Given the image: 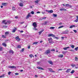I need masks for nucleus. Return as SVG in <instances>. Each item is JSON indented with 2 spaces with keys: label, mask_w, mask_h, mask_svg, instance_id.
Instances as JSON below:
<instances>
[{
  "label": "nucleus",
  "mask_w": 78,
  "mask_h": 78,
  "mask_svg": "<svg viewBox=\"0 0 78 78\" xmlns=\"http://www.w3.org/2000/svg\"><path fill=\"white\" fill-rule=\"evenodd\" d=\"M2 38H6V36H5L4 35H2Z\"/></svg>",
  "instance_id": "41"
},
{
  "label": "nucleus",
  "mask_w": 78,
  "mask_h": 78,
  "mask_svg": "<svg viewBox=\"0 0 78 78\" xmlns=\"http://www.w3.org/2000/svg\"><path fill=\"white\" fill-rule=\"evenodd\" d=\"M2 23L4 25H7V24H8L11 23V21L9 20L6 21V20H3L2 21Z\"/></svg>",
  "instance_id": "1"
},
{
  "label": "nucleus",
  "mask_w": 78,
  "mask_h": 78,
  "mask_svg": "<svg viewBox=\"0 0 78 78\" xmlns=\"http://www.w3.org/2000/svg\"><path fill=\"white\" fill-rule=\"evenodd\" d=\"M4 76H5L4 75L2 76H0V78H3V77H4Z\"/></svg>",
  "instance_id": "38"
},
{
  "label": "nucleus",
  "mask_w": 78,
  "mask_h": 78,
  "mask_svg": "<svg viewBox=\"0 0 78 78\" xmlns=\"http://www.w3.org/2000/svg\"><path fill=\"white\" fill-rule=\"evenodd\" d=\"M34 30L35 31H37V30H38V29L36 28V27H34Z\"/></svg>",
  "instance_id": "31"
},
{
  "label": "nucleus",
  "mask_w": 78,
  "mask_h": 78,
  "mask_svg": "<svg viewBox=\"0 0 78 78\" xmlns=\"http://www.w3.org/2000/svg\"><path fill=\"white\" fill-rule=\"evenodd\" d=\"M46 11L47 12H48L49 13H52V12H53V11L52 10H46Z\"/></svg>",
  "instance_id": "7"
},
{
  "label": "nucleus",
  "mask_w": 78,
  "mask_h": 78,
  "mask_svg": "<svg viewBox=\"0 0 78 78\" xmlns=\"http://www.w3.org/2000/svg\"><path fill=\"white\" fill-rule=\"evenodd\" d=\"M18 16H16L15 17V19H18Z\"/></svg>",
  "instance_id": "56"
},
{
  "label": "nucleus",
  "mask_w": 78,
  "mask_h": 78,
  "mask_svg": "<svg viewBox=\"0 0 78 78\" xmlns=\"http://www.w3.org/2000/svg\"><path fill=\"white\" fill-rule=\"evenodd\" d=\"M9 68H11L12 69H16V67L14 66H9Z\"/></svg>",
  "instance_id": "9"
},
{
  "label": "nucleus",
  "mask_w": 78,
  "mask_h": 78,
  "mask_svg": "<svg viewBox=\"0 0 78 78\" xmlns=\"http://www.w3.org/2000/svg\"><path fill=\"white\" fill-rule=\"evenodd\" d=\"M9 32H6L5 33V36H7L8 34H9Z\"/></svg>",
  "instance_id": "18"
},
{
  "label": "nucleus",
  "mask_w": 78,
  "mask_h": 78,
  "mask_svg": "<svg viewBox=\"0 0 78 78\" xmlns=\"http://www.w3.org/2000/svg\"><path fill=\"white\" fill-rule=\"evenodd\" d=\"M63 27H64V26H60L58 27V29H59L60 28H62Z\"/></svg>",
  "instance_id": "30"
},
{
  "label": "nucleus",
  "mask_w": 78,
  "mask_h": 78,
  "mask_svg": "<svg viewBox=\"0 0 78 78\" xmlns=\"http://www.w3.org/2000/svg\"><path fill=\"white\" fill-rule=\"evenodd\" d=\"M47 21H46L44 23H43V24L44 25H47Z\"/></svg>",
  "instance_id": "27"
},
{
  "label": "nucleus",
  "mask_w": 78,
  "mask_h": 78,
  "mask_svg": "<svg viewBox=\"0 0 78 78\" xmlns=\"http://www.w3.org/2000/svg\"><path fill=\"white\" fill-rule=\"evenodd\" d=\"M55 27H50V29H52V30H54L55 29Z\"/></svg>",
  "instance_id": "32"
},
{
  "label": "nucleus",
  "mask_w": 78,
  "mask_h": 78,
  "mask_svg": "<svg viewBox=\"0 0 78 78\" xmlns=\"http://www.w3.org/2000/svg\"><path fill=\"white\" fill-rule=\"evenodd\" d=\"M38 33H39V35H41V34H42V32H41V31L39 32H38Z\"/></svg>",
  "instance_id": "45"
},
{
  "label": "nucleus",
  "mask_w": 78,
  "mask_h": 78,
  "mask_svg": "<svg viewBox=\"0 0 78 78\" xmlns=\"http://www.w3.org/2000/svg\"><path fill=\"white\" fill-rule=\"evenodd\" d=\"M49 70L50 72H55V71H53L52 70V69L50 68L49 69Z\"/></svg>",
  "instance_id": "20"
},
{
  "label": "nucleus",
  "mask_w": 78,
  "mask_h": 78,
  "mask_svg": "<svg viewBox=\"0 0 78 78\" xmlns=\"http://www.w3.org/2000/svg\"><path fill=\"white\" fill-rule=\"evenodd\" d=\"M20 6L21 7L23 6V3H20Z\"/></svg>",
  "instance_id": "19"
},
{
  "label": "nucleus",
  "mask_w": 78,
  "mask_h": 78,
  "mask_svg": "<svg viewBox=\"0 0 78 78\" xmlns=\"http://www.w3.org/2000/svg\"><path fill=\"white\" fill-rule=\"evenodd\" d=\"M69 32V30H66L65 31L63 32V34H68Z\"/></svg>",
  "instance_id": "4"
},
{
  "label": "nucleus",
  "mask_w": 78,
  "mask_h": 78,
  "mask_svg": "<svg viewBox=\"0 0 78 78\" xmlns=\"http://www.w3.org/2000/svg\"><path fill=\"white\" fill-rule=\"evenodd\" d=\"M48 63H49V64H51V65H53V62L51 61H48Z\"/></svg>",
  "instance_id": "17"
},
{
  "label": "nucleus",
  "mask_w": 78,
  "mask_h": 78,
  "mask_svg": "<svg viewBox=\"0 0 78 78\" xmlns=\"http://www.w3.org/2000/svg\"><path fill=\"white\" fill-rule=\"evenodd\" d=\"M70 70H71V69H68L66 71V72L69 73V72H70Z\"/></svg>",
  "instance_id": "22"
},
{
  "label": "nucleus",
  "mask_w": 78,
  "mask_h": 78,
  "mask_svg": "<svg viewBox=\"0 0 78 78\" xmlns=\"http://www.w3.org/2000/svg\"><path fill=\"white\" fill-rule=\"evenodd\" d=\"M11 72L9 71L8 73V75H9L10 74H11Z\"/></svg>",
  "instance_id": "50"
},
{
  "label": "nucleus",
  "mask_w": 78,
  "mask_h": 78,
  "mask_svg": "<svg viewBox=\"0 0 78 78\" xmlns=\"http://www.w3.org/2000/svg\"><path fill=\"white\" fill-rule=\"evenodd\" d=\"M55 39H58V37H55Z\"/></svg>",
  "instance_id": "62"
},
{
  "label": "nucleus",
  "mask_w": 78,
  "mask_h": 78,
  "mask_svg": "<svg viewBox=\"0 0 78 78\" xmlns=\"http://www.w3.org/2000/svg\"><path fill=\"white\" fill-rule=\"evenodd\" d=\"M9 53H12V54H14V51L11 50L9 51Z\"/></svg>",
  "instance_id": "14"
},
{
  "label": "nucleus",
  "mask_w": 78,
  "mask_h": 78,
  "mask_svg": "<svg viewBox=\"0 0 78 78\" xmlns=\"http://www.w3.org/2000/svg\"><path fill=\"white\" fill-rule=\"evenodd\" d=\"M24 50H25V48H23L22 49V50H21L22 51H24Z\"/></svg>",
  "instance_id": "54"
},
{
  "label": "nucleus",
  "mask_w": 78,
  "mask_h": 78,
  "mask_svg": "<svg viewBox=\"0 0 78 78\" xmlns=\"http://www.w3.org/2000/svg\"><path fill=\"white\" fill-rule=\"evenodd\" d=\"M48 40L49 43L50 44H53L54 42L53 41V39L51 38H48Z\"/></svg>",
  "instance_id": "2"
},
{
  "label": "nucleus",
  "mask_w": 78,
  "mask_h": 78,
  "mask_svg": "<svg viewBox=\"0 0 78 78\" xmlns=\"http://www.w3.org/2000/svg\"><path fill=\"white\" fill-rule=\"evenodd\" d=\"M50 53V50L49 49L47 50L45 52V53L46 54V55H48V54H49V53Z\"/></svg>",
  "instance_id": "5"
},
{
  "label": "nucleus",
  "mask_w": 78,
  "mask_h": 78,
  "mask_svg": "<svg viewBox=\"0 0 78 78\" xmlns=\"http://www.w3.org/2000/svg\"><path fill=\"white\" fill-rule=\"evenodd\" d=\"M2 45L3 46H4L5 47H6V44H5V43H3Z\"/></svg>",
  "instance_id": "23"
},
{
  "label": "nucleus",
  "mask_w": 78,
  "mask_h": 78,
  "mask_svg": "<svg viewBox=\"0 0 78 78\" xmlns=\"http://www.w3.org/2000/svg\"><path fill=\"white\" fill-rule=\"evenodd\" d=\"M40 63H41V62H37V64H40Z\"/></svg>",
  "instance_id": "60"
},
{
  "label": "nucleus",
  "mask_w": 78,
  "mask_h": 78,
  "mask_svg": "<svg viewBox=\"0 0 78 78\" xmlns=\"http://www.w3.org/2000/svg\"><path fill=\"white\" fill-rule=\"evenodd\" d=\"M38 43V42H34V43L33 44V45H34V44H37Z\"/></svg>",
  "instance_id": "35"
},
{
  "label": "nucleus",
  "mask_w": 78,
  "mask_h": 78,
  "mask_svg": "<svg viewBox=\"0 0 78 78\" xmlns=\"http://www.w3.org/2000/svg\"><path fill=\"white\" fill-rule=\"evenodd\" d=\"M35 77H37V75H35Z\"/></svg>",
  "instance_id": "64"
},
{
  "label": "nucleus",
  "mask_w": 78,
  "mask_h": 78,
  "mask_svg": "<svg viewBox=\"0 0 78 78\" xmlns=\"http://www.w3.org/2000/svg\"><path fill=\"white\" fill-rule=\"evenodd\" d=\"M46 18H47V17H46L41 18L40 19H41V20L45 19H46Z\"/></svg>",
  "instance_id": "34"
},
{
  "label": "nucleus",
  "mask_w": 78,
  "mask_h": 78,
  "mask_svg": "<svg viewBox=\"0 0 78 78\" xmlns=\"http://www.w3.org/2000/svg\"><path fill=\"white\" fill-rule=\"evenodd\" d=\"M63 6H66V5L65 4H63Z\"/></svg>",
  "instance_id": "57"
},
{
  "label": "nucleus",
  "mask_w": 78,
  "mask_h": 78,
  "mask_svg": "<svg viewBox=\"0 0 78 78\" xmlns=\"http://www.w3.org/2000/svg\"><path fill=\"white\" fill-rule=\"evenodd\" d=\"M73 31H74V32H75V33H77V31H76V30H73Z\"/></svg>",
  "instance_id": "44"
},
{
  "label": "nucleus",
  "mask_w": 78,
  "mask_h": 78,
  "mask_svg": "<svg viewBox=\"0 0 78 78\" xmlns=\"http://www.w3.org/2000/svg\"><path fill=\"white\" fill-rule=\"evenodd\" d=\"M31 14H34V11H32L31 12Z\"/></svg>",
  "instance_id": "39"
},
{
  "label": "nucleus",
  "mask_w": 78,
  "mask_h": 78,
  "mask_svg": "<svg viewBox=\"0 0 78 78\" xmlns=\"http://www.w3.org/2000/svg\"><path fill=\"white\" fill-rule=\"evenodd\" d=\"M7 27V26L5 25H4L2 27V28H6Z\"/></svg>",
  "instance_id": "42"
},
{
  "label": "nucleus",
  "mask_w": 78,
  "mask_h": 78,
  "mask_svg": "<svg viewBox=\"0 0 78 78\" xmlns=\"http://www.w3.org/2000/svg\"><path fill=\"white\" fill-rule=\"evenodd\" d=\"M53 17H56L57 16V14H53Z\"/></svg>",
  "instance_id": "24"
},
{
  "label": "nucleus",
  "mask_w": 78,
  "mask_h": 78,
  "mask_svg": "<svg viewBox=\"0 0 78 78\" xmlns=\"http://www.w3.org/2000/svg\"><path fill=\"white\" fill-rule=\"evenodd\" d=\"M76 65H71V66H72V67H75V66Z\"/></svg>",
  "instance_id": "51"
},
{
  "label": "nucleus",
  "mask_w": 78,
  "mask_h": 78,
  "mask_svg": "<svg viewBox=\"0 0 78 78\" xmlns=\"http://www.w3.org/2000/svg\"><path fill=\"white\" fill-rule=\"evenodd\" d=\"M17 30V28L14 27V29L12 30V33H15L16 31Z\"/></svg>",
  "instance_id": "12"
},
{
  "label": "nucleus",
  "mask_w": 78,
  "mask_h": 78,
  "mask_svg": "<svg viewBox=\"0 0 78 78\" xmlns=\"http://www.w3.org/2000/svg\"><path fill=\"white\" fill-rule=\"evenodd\" d=\"M29 56L30 58H32V57H33V55L30 54V55H29Z\"/></svg>",
  "instance_id": "40"
},
{
  "label": "nucleus",
  "mask_w": 78,
  "mask_h": 78,
  "mask_svg": "<svg viewBox=\"0 0 78 78\" xmlns=\"http://www.w3.org/2000/svg\"><path fill=\"white\" fill-rule=\"evenodd\" d=\"M69 4H66V6H69Z\"/></svg>",
  "instance_id": "59"
},
{
  "label": "nucleus",
  "mask_w": 78,
  "mask_h": 78,
  "mask_svg": "<svg viewBox=\"0 0 78 78\" xmlns=\"http://www.w3.org/2000/svg\"><path fill=\"white\" fill-rule=\"evenodd\" d=\"M67 51H63L62 52V53L63 54H66V53H67Z\"/></svg>",
  "instance_id": "25"
},
{
  "label": "nucleus",
  "mask_w": 78,
  "mask_h": 78,
  "mask_svg": "<svg viewBox=\"0 0 78 78\" xmlns=\"http://www.w3.org/2000/svg\"><path fill=\"white\" fill-rule=\"evenodd\" d=\"M19 74V73H16L15 74V75H18Z\"/></svg>",
  "instance_id": "52"
},
{
  "label": "nucleus",
  "mask_w": 78,
  "mask_h": 78,
  "mask_svg": "<svg viewBox=\"0 0 78 78\" xmlns=\"http://www.w3.org/2000/svg\"><path fill=\"white\" fill-rule=\"evenodd\" d=\"M75 27V25H72V26H70L69 28H73V27Z\"/></svg>",
  "instance_id": "21"
},
{
  "label": "nucleus",
  "mask_w": 78,
  "mask_h": 78,
  "mask_svg": "<svg viewBox=\"0 0 78 78\" xmlns=\"http://www.w3.org/2000/svg\"><path fill=\"white\" fill-rule=\"evenodd\" d=\"M51 36H52V37H55V35L51 34H49L48 35V37H51Z\"/></svg>",
  "instance_id": "6"
},
{
  "label": "nucleus",
  "mask_w": 78,
  "mask_h": 78,
  "mask_svg": "<svg viewBox=\"0 0 78 78\" xmlns=\"http://www.w3.org/2000/svg\"><path fill=\"white\" fill-rule=\"evenodd\" d=\"M18 31L20 32V33H23V30L20 31V30H19Z\"/></svg>",
  "instance_id": "49"
},
{
  "label": "nucleus",
  "mask_w": 78,
  "mask_h": 78,
  "mask_svg": "<svg viewBox=\"0 0 78 78\" xmlns=\"http://www.w3.org/2000/svg\"><path fill=\"white\" fill-rule=\"evenodd\" d=\"M70 47H66L64 48H63V50H67L68 48H69Z\"/></svg>",
  "instance_id": "13"
},
{
  "label": "nucleus",
  "mask_w": 78,
  "mask_h": 78,
  "mask_svg": "<svg viewBox=\"0 0 78 78\" xmlns=\"http://www.w3.org/2000/svg\"><path fill=\"white\" fill-rule=\"evenodd\" d=\"M39 69H40V70H43L44 69H43V68L41 67H40Z\"/></svg>",
  "instance_id": "47"
},
{
  "label": "nucleus",
  "mask_w": 78,
  "mask_h": 78,
  "mask_svg": "<svg viewBox=\"0 0 78 78\" xmlns=\"http://www.w3.org/2000/svg\"><path fill=\"white\" fill-rule=\"evenodd\" d=\"M15 39H16V41H17L18 42L20 41V38H19V36H17L16 37H15Z\"/></svg>",
  "instance_id": "3"
},
{
  "label": "nucleus",
  "mask_w": 78,
  "mask_h": 78,
  "mask_svg": "<svg viewBox=\"0 0 78 78\" xmlns=\"http://www.w3.org/2000/svg\"><path fill=\"white\" fill-rule=\"evenodd\" d=\"M51 51H55V49H52L51 50Z\"/></svg>",
  "instance_id": "46"
},
{
  "label": "nucleus",
  "mask_w": 78,
  "mask_h": 78,
  "mask_svg": "<svg viewBox=\"0 0 78 78\" xmlns=\"http://www.w3.org/2000/svg\"><path fill=\"white\" fill-rule=\"evenodd\" d=\"M78 58H77V57H75V61H77L78 60Z\"/></svg>",
  "instance_id": "48"
},
{
  "label": "nucleus",
  "mask_w": 78,
  "mask_h": 78,
  "mask_svg": "<svg viewBox=\"0 0 78 78\" xmlns=\"http://www.w3.org/2000/svg\"><path fill=\"white\" fill-rule=\"evenodd\" d=\"M60 11H66L67 10H66V9L64 8H61L60 9Z\"/></svg>",
  "instance_id": "11"
},
{
  "label": "nucleus",
  "mask_w": 78,
  "mask_h": 78,
  "mask_svg": "<svg viewBox=\"0 0 78 78\" xmlns=\"http://www.w3.org/2000/svg\"><path fill=\"white\" fill-rule=\"evenodd\" d=\"M77 67H76V66L75 67V68L76 69H78V64L77 65Z\"/></svg>",
  "instance_id": "58"
},
{
  "label": "nucleus",
  "mask_w": 78,
  "mask_h": 78,
  "mask_svg": "<svg viewBox=\"0 0 78 78\" xmlns=\"http://www.w3.org/2000/svg\"><path fill=\"white\" fill-rule=\"evenodd\" d=\"M17 47L18 48H21V46L20 45H18Z\"/></svg>",
  "instance_id": "43"
},
{
  "label": "nucleus",
  "mask_w": 78,
  "mask_h": 78,
  "mask_svg": "<svg viewBox=\"0 0 78 78\" xmlns=\"http://www.w3.org/2000/svg\"><path fill=\"white\" fill-rule=\"evenodd\" d=\"M78 47L74 49V50H76V51H77V50H78Z\"/></svg>",
  "instance_id": "37"
},
{
  "label": "nucleus",
  "mask_w": 78,
  "mask_h": 78,
  "mask_svg": "<svg viewBox=\"0 0 78 78\" xmlns=\"http://www.w3.org/2000/svg\"><path fill=\"white\" fill-rule=\"evenodd\" d=\"M23 23H24V22H22L20 23V24H23Z\"/></svg>",
  "instance_id": "55"
},
{
  "label": "nucleus",
  "mask_w": 78,
  "mask_h": 78,
  "mask_svg": "<svg viewBox=\"0 0 78 78\" xmlns=\"http://www.w3.org/2000/svg\"><path fill=\"white\" fill-rule=\"evenodd\" d=\"M76 17L77 19H76V20H78V16H76Z\"/></svg>",
  "instance_id": "61"
},
{
  "label": "nucleus",
  "mask_w": 78,
  "mask_h": 78,
  "mask_svg": "<svg viewBox=\"0 0 78 78\" xmlns=\"http://www.w3.org/2000/svg\"><path fill=\"white\" fill-rule=\"evenodd\" d=\"M3 50V47H1L0 48V51H2Z\"/></svg>",
  "instance_id": "36"
},
{
  "label": "nucleus",
  "mask_w": 78,
  "mask_h": 78,
  "mask_svg": "<svg viewBox=\"0 0 78 78\" xmlns=\"http://www.w3.org/2000/svg\"><path fill=\"white\" fill-rule=\"evenodd\" d=\"M71 47H72V48H74L75 47V46L73 45H72L71 46Z\"/></svg>",
  "instance_id": "33"
},
{
  "label": "nucleus",
  "mask_w": 78,
  "mask_h": 78,
  "mask_svg": "<svg viewBox=\"0 0 78 78\" xmlns=\"http://www.w3.org/2000/svg\"><path fill=\"white\" fill-rule=\"evenodd\" d=\"M39 2V1L38 0H36V1L34 2L35 3H38Z\"/></svg>",
  "instance_id": "26"
},
{
  "label": "nucleus",
  "mask_w": 78,
  "mask_h": 78,
  "mask_svg": "<svg viewBox=\"0 0 78 78\" xmlns=\"http://www.w3.org/2000/svg\"><path fill=\"white\" fill-rule=\"evenodd\" d=\"M69 7H70V8L72 7V6L71 5H69Z\"/></svg>",
  "instance_id": "63"
},
{
  "label": "nucleus",
  "mask_w": 78,
  "mask_h": 78,
  "mask_svg": "<svg viewBox=\"0 0 78 78\" xmlns=\"http://www.w3.org/2000/svg\"><path fill=\"white\" fill-rule=\"evenodd\" d=\"M2 4L3 6H6L7 5V3H3Z\"/></svg>",
  "instance_id": "16"
},
{
  "label": "nucleus",
  "mask_w": 78,
  "mask_h": 78,
  "mask_svg": "<svg viewBox=\"0 0 78 78\" xmlns=\"http://www.w3.org/2000/svg\"><path fill=\"white\" fill-rule=\"evenodd\" d=\"M12 9L13 11H16V8L14 7H12Z\"/></svg>",
  "instance_id": "28"
},
{
  "label": "nucleus",
  "mask_w": 78,
  "mask_h": 78,
  "mask_svg": "<svg viewBox=\"0 0 78 78\" xmlns=\"http://www.w3.org/2000/svg\"><path fill=\"white\" fill-rule=\"evenodd\" d=\"M31 13H29L27 15V16L26 19L28 18L29 17H31V16L30 15Z\"/></svg>",
  "instance_id": "8"
},
{
  "label": "nucleus",
  "mask_w": 78,
  "mask_h": 78,
  "mask_svg": "<svg viewBox=\"0 0 78 78\" xmlns=\"http://www.w3.org/2000/svg\"><path fill=\"white\" fill-rule=\"evenodd\" d=\"M75 72V71L74 70H73L72 71L70 72L71 73L73 74V73Z\"/></svg>",
  "instance_id": "29"
},
{
  "label": "nucleus",
  "mask_w": 78,
  "mask_h": 78,
  "mask_svg": "<svg viewBox=\"0 0 78 78\" xmlns=\"http://www.w3.org/2000/svg\"><path fill=\"white\" fill-rule=\"evenodd\" d=\"M78 21V20H75L74 21V22H77Z\"/></svg>",
  "instance_id": "53"
},
{
  "label": "nucleus",
  "mask_w": 78,
  "mask_h": 78,
  "mask_svg": "<svg viewBox=\"0 0 78 78\" xmlns=\"http://www.w3.org/2000/svg\"><path fill=\"white\" fill-rule=\"evenodd\" d=\"M63 55L60 54L58 55V58H62V57H63Z\"/></svg>",
  "instance_id": "15"
},
{
  "label": "nucleus",
  "mask_w": 78,
  "mask_h": 78,
  "mask_svg": "<svg viewBox=\"0 0 78 78\" xmlns=\"http://www.w3.org/2000/svg\"><path fill=\"white\" fill-rule=\"evenodd\" d=\"M33 26L34 28H36V27H37V25L36 24V23H33Z\"/></svg>",
  "instance_id": "10"
}]
</instances>
